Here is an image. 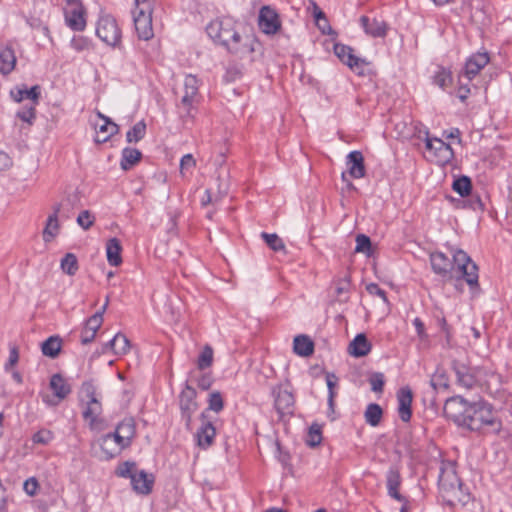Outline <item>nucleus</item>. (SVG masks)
<instances>
[{
    "mask_svg": "<svg viewBox=\"0 0 512 512\" xmlns=\"http://www.w3.org/2000/svg\"><path fill=\"white\" fill-rule=\"evenodd\" d=\"M444 412L456 424L471 431L498 434L502 429L493 406L483 400L469 402L462 396H453L446 400Z\"/></svg>",
    "mask_w": 512,
    "mask_h": 512,
    "instance_id": "1",
    "label": "nucleus"
},
{
    "mask_svg": "<svg viewBox=\"0 0 512 512\" xmlns=\"http://www.w3.org/2000/svg\"><path fill=\"white\" fill-rule=\"evenodd\" d=\"M452 260L443 252L430 254V263L435 274L444 280L463 278L471 287L478 286V267L468 254L457 248H450Z\"/></svg>",
    "mask_w": 512,
    "mask_h": 512,
    "instance_id": "2",
    "label": "nucleus"
},
{
    "mask_svg": "<svg viewBox=\"0 0 512 512\" xmlns=\"http://www.w3.org/2000/svg\"><path fill=\"white\" fill-rule=\"evenodd\" d=\"M206 31L208 36L216 43L224 46L231 53H241L247 50L242 44L240 34L235 30V22L230 17L218 18L211 21Z\"/></svg>",
    "mask_w": 512,
    "mask_h": 512,
    "instance_id": "3",
    "label": "nucleus"
},
{
    "mask_svg": "<svg viewBox=\"0 0 512 512\" xmlns=\"http://www.w3.org/2000/svg\"><path fill=\"white\" fill-rule=\"evenodd\" d=\"M199 80L194 75H186L177 101L178 114L184 125L193 122L196 106L199 103Z\"/></svg>",
    "mask_w": 512,
    "mask_h": 512,
    "instance_id": "4",
    "label": "nucleus"
},
{
    "mask_svg": "<svg viewBox=\"0 0 512 512\" xmlns=\"http://www.w3.org/2000/svg\"><path fill=\"white\" fill-rule=\"evenodd\" d=\"M153 0H134L132 17L135 31L140 40L148 41L153 38L152 25Z\"/></svg>",
    "mask_w": 512,
    "mask_h": 512,
    "instance_id": "5",
    "label": "nucleus"
},
{
    "mask_svg": "<svg viewBox=\"0 0 512 512\" xmlns=\"http://www.w3.org/2000/svg\"><path fill=\"white\" fill-rule=\"evenodd\" d=\"M452 367L457 376V382L467 389L472 388L476 384L485 383L489 377L495 376L493 372L487 371L484 368L476 367L470 369L458 361H453Z\"/></svg>",
    "mask_w": 512,
    "mask_h": 512,
    "instance_id": "6",
    "label": "nucleus"
},
{
    "mask_svg": "<svg viewBox=\"0 0 512 512\" xmlns=\"http://www.w3.org/2000/svg\"><path fill=\"white\" fill-rule=\"evenodd\" d=\"M96 35L106 45L113 48L121 46L122 32L117 21L111 15H102L96 26Z\"/></svg>",
    "mask_w": 512,
    "mask_h": 512,
    "instance_id": "7",
    "label": "nucleus"
},
{
    "mask_svg": "<svg viewBox=\"0 0 512 512\" xmlns=\"http://www.w3.org/2000/svg\"><path fill=\"white\" fill-rule=\"evenodd\" d=\"M425 148L429 153L428 158L440 165L450 162L454 156L451 146L439 138L429 137L426 132Z\"/></svg>",
    "mask_w": 512,
    "mask_h": 512,
    "instance_id": "8",
    "label": "nucleus"
},
{
    "mask_svg": "<svg viewBox=\"0 0 512 512\" xmlns=\"http://www.w3.org/2000/svg\"><path fill=\"white\" fill-rule=\"evenodd\" d=\"M64 16L66 25L73 31L86 28V10L80 0H66Z\"/></svg>",
    "mask_w": 512,
    "mask_h": 512,
    "instance_id": "9",
    "label": "nucleus"
},
{
    "mask_svg": "<svg viewBox=\"0 0 512 512\" xmlns=\"http://www.w3.org/2000/svg\"><path fill=\"white\" fill-rule=\"evenodd\" d=\"M196 391L194 388L190 386H186V388L181 392L180 395V409L182 413V418L185 421L187 427H189L191 423L192 415L196 412L198 405L195 401Z\"/></svg>",
    "mask_w": 512,
    "mask_h": 512,
    "instance_id": "10",
    "label": "nucleus"
},
{
    "mask_svg": "<svg viewBox=\"0 0 512 512\" xmlns=\"http://www.w3.org/2000/svg\"><path fill=\"white\" fill-rule=\"evenodd\" d=\"M334 53L344 64L348 65L355 72L363 74V66L366 64L365 60L356 57L349 46L335 44Z\"/></svg>",
    "mask_w": 512,
    "mask_h": 512,
    "instance_id": "11",
    "label": "nucleus"
},
{
    "mask_svg": "<svg viewBox=\"0 0 512 512\" xmlns=\"http://www.w3.org/2000/svg\"><path fill=\"white\" fill-rule=\"evenodd\" d=\"M360 23L365 33L373 38H384L387 35L388 24L383 19L364 15Z\"/></svg>",
    "mask_w": 512,
    "mask_h": 512,
    "instance_id": "12",
    "label": "nucleus"
},
{
    "mask_svg": "<svg viewBox=\"0 0 512 512\" xmlns=\"http://www.w3.org/2000/svg\"><path fill=\"white\" fill-rule=\"evenodd\" d=\"M274 403L280 415L290 414L294 406V396L286 387L279 386L273 390Z\"/></svg>",
    "mask_w": 512,
    "mask_h": 512,
    "instance_id": "13",
    "label": "nucleus"
},
{
    "mask_svg": "<svg viewBox=\"0 0 512 512\" xmlns=\"http://www.w3.org/2000/svg\"><path fill=\"white\" fill-rule=\"evenodd\" d=\"M97 116L102 121V123L95 124V130L97 134L95 141L97 143H104L108 141L114 134L118 133L119 126L99 111L97 112Z\"/></svg>",
    "mask_w": 512,
    "mask_h": 512,
    "instance_id": "14",
    "label": "nucleus"
},
{
    "mask_svg": "<svg viewBox=\"0 0 512 512\" xmlns=\"http://www.w3.org/2000/svg\"><path fill=\"white\" fill-rule=\"evenodd\" d=\"M259 27L265 34H275L280 28L278 15L269 6H264L260 10Z\"/></svg>",
    "mask_w": 512,
    "mask_h": 512,
    "instance_id": "15",
    "label": "nucleus"
},
{
    "mask_svg": "<svg viewBox=\"0 0 512 512\" xmlns=\"http://www.w3.org/2000/svg\"><path fill=\"white\" fill-rule=\"evenodd\" d=\"M488 63L489 56L486 52L473 54L465 63L462 76L472 80Z\"/></svg>",
    "mask_w": 512,
    "mask_h": 512,
    "instance_id": "16",
    "label": "nucleus"
},
{
    "mask_svg": "<svg viewBox=\"0 0 512 512\" xmlns=\"http://www.w3.org/2000/svg\"><path fill=\"white\" fill-rule=\"evenodd\" d=\"M99 446L102 451V457L104 459H111L118 455L123 449L124 446L116 439V436L113 433H108L101 436L98 439Z\"/></svg>",
    "mask_w": 512,
    "mask_h": 512,
    "instance_id": "17",
    "label": "nucleus"
},
{
    "mask_svg": "<svg viewBox=\"0 0 512 512\" xmlns=\"http://www.w3.org/2000/svg\"><path fill=\"white\" fill-rule=\"evenodd\" d=\"M135 432L136 428L134 420L132 418H126L117 425L113 434L122 446L127 448L130 446L132 439L135 436Z\"/></svg>",
    "mask_w": 512,
    "mask_h": 512,
    "instance_id": "18",
    "label": "nucleus"
},
{
    "mask_svg": "<svg viewBox=\"0 0 512 512\" xmlns=\"http://www.w3.org/2000/svg\"><path fill=\"white\" fill-rule=\"evenodd\" d=\"M398 413L403 422H408L412 416V391L408 387L401 388L397 393Z\"/></svg>",
    "mask_w": 512,
    "mask_h": 512,
    "instance_id": "19",
    "label": "nucleus"
},
{
    "mask_svg": "<svg viewBox=\"0 0 512 512\" xmlns=\"http://www.w3.org/2000/svg\"><path fill=\"white\" fill-rule=\"evenodd\" d=\"M102 395L92 381H86L81 385L79 391V402L81 406L101 403Z\"/></svg>",
    "mask_w": 512,
    "mask_h": 512,
    "instance_id": "20",
    "label": "nucleus"
},
{
    "mask_svg": "<svg viewBox=\"0 0 512 512\" xmlns=\"http://www.w3.org/2000/svg\"><path fill=\"white\" fill-rule=\"evenodd\" d=\"M11 97L16 102L28 100L29 103L38 104L40 97V87L35 85L28 88L26 85L18 86L10 92Z\"/></svg>",
    "mask_w": 512,
    "mask_h": 512,
    "instance_id": "21",
    "label": "nucleus"
},
{
    "mask_svg": "<svg viewBox=\"0 0 512 512\" xmlns=\"http://www.w3.org/2000/svg\"><path fill=\"white\" fill-rule=\"evenodd\" d=\"M349 174L359 179L365 176L364 158L360 151H351L346 157Z\"/></svg>",
    "mask_w": 512,
    "mask_h": 512,
    "instance_id": "22",
    "label": "nucleus"
},
{
    "mask_svg": "<svg viewBox=\"0 0 512 512\" xmlns=\"http://www.w3.org/2000/svg\"><path fill=\"white\" fill-rule=\"evenodd\" d=\"M81 407L83 418L89 423V427L91 429H99L100 425L103 423L101 418L102 403H93Z\"/></svg>",
    "mask_w": 512,
    "mask_h": 512,
    "instance_id": "23",
    "label": "nucleus"
},
{
    "mask_svg": "<svg viewBox=\"0 0 512 512\" xmlns=\"http://www.w3.org/2000/svg\"><path fill=\"white\" fill-rule=\"evenodd\" d=\"M61 210V204L53 206V212L47 218L46 225L43 230V240L45 242L52 241L59 233L60 225L58 221V214Z\"/></svg>",
    "mask_w": 512,
    "mask_h": 512,
    "instance_id": "24",
    "label": "nucleus"
},
{
    "mask_svg": "<svg viewBox=\"0 0 512 512\" xmlns=\"http://www.w3.org/2000/svg\"><path fill=\"white\" fill-rule=\"evenodd\" d=\"M153 477L149 476L145 471L139 470L133 475L131 485L133 490L139 494H149L153 486Z\"/></svg>",
    "mask_w": 512,
    "mask_h": 512,
    "instance_id": "25",
    "label": "nucleus"
},
{
    "mask_svg": "<svg viewBox=\"0 0 512 512\" xmlns=\"http://www.w3.org/2000/svg\"><path fill=\"white\" fill-rule=\"evenodd\" d=\"M16 65L15 52L11 45L0 46V73L3 75L10 74Z\"/></svg>",
    "mask_w": 512,
    "mask_h": 512,
    "instance_id": "26",
    "label": "nucleus"
},
{
    "mask_svg": "<svg viewBox=\"0 0 512 512\" xmlns=\"http://www.w3.org/2000/svg\"><path fill=\"white\" fill-rule=\"evenodd\" d=\"M49 386L58 401L65 399L71 393L70 384L61 374L52 375Z\"/></svg>",
    "mask_w": 512,
    "mask_h": 512,
    "instance_id": "27",
    "label": "nucleus"
},
{
    "mask_svg": "<svg viewBox=\"0 0 512 512\" xmlns=\"http://www.w3.org/2000/svg\"><path fill=\"white\" fill-rule=\"evenodd\" d=\"M109 349H112L116 355H124L130 349V342L124 334L117 333L112 340L103 345L102 353H106Z\"/></svg>",
    "mask_w": 512,
    "mask_h": 512,
    "instance_id": "28",
    "label": "nucleus"
},
{
    "mask_svg": "<svg viewBox=\"0 0 512 512\" xmlns=\"http://www.w3.org/2000/svg\"><path fill=\"white\" fill-rule=\"evenodd\" d=\"M371 350V343L364 334H358L349 345V353L354 357L366 356Z\"/></svg>",
    "mask_w": 512,
    "mask_h": 512,
    "instance_id": "29",
    "label": "nucleus"
},
{
    "mask_svg": "<svg viewBox=\"0 0 512 512\" xmlns=\"http://www.w3.org/2000/svg\"><path fill=\"white\" fill-rule=\"evenodd\" d=\"M121 243L117 238H111L106 243L107 261L111 266H119L122 263Z\"/></svg>",
    "mask_w": 512,
    "mask_h": 512,
    "instance_id": "30",
    "label": "nucleus"
},
{
    "mask_svg": "<svg viewBox=\"0 0 512 512\" xmlns=\"http://www.w3.org/2000/svg\"><path fill=\"white\" fill-rule=\"evenodd\" d=\"M215 434L214 426L210 422H203L196 434L198 445L204 449L209 447L214 440Z\"/></svg>",
    "mask_w": 512,
    "mask_h": 512,
    "instance_id": "31",
    "label": "nucleus"
},
{
    "mask_svg": "<svg viewBox=\"0 0 512 512\" xmlns=\"http://www.w3.org/2000/svg\"><path fill=\"white\" fill-rule=\"evenodd\" d=\"M294 352L303 357L310 356L314 351L313 341L306 335H298L293 341Z\"/></svg>",
    "mask_w": 512,
    "mask_h": 512,
    "instance_id": "32",
    "label": "nucleus"
},
{
    "mask_svg": "<svg viewBox=\"0 0 512 512\" xmlns=\"http://www.w3.org/2000/svg\"><path fill=\"white\" fill-rule=\"evenodd\" d=\"M401 483L399 471L396 468H390L387 473V489L388 494L398 500L403 501V497L399 494L398 488Z\"/></svg>",
    "mask_w": 512,
    "mask_h": 512,
    "instance_id": "33",
    "label": "nucleus"
},
{
    "mask_svg": "<svg viewBox=\"0 0 512 512\" xmlns=\"http://www.w3.org/2000/svg\"><path fill=\"white\" fill-rule=\"evenodd\" d=\"M439 483L444 488L454 489L456 486L461 487V482L455 473L453 465H449L447 468H441Z\"/></svg>",
    "mask_w": 512,
    "mask_h": 512,
    "instance_id": "34",
    "label": "nucleus"
},
{
    "mask_svg": "<svg viewBox=\"0 0 512 512\" xmlns=\"http://www.w3.org/2000/svg\"><path fill=\"white\" fill-rule=\"evenodd\" d=\"M41 350L45 356L57 357L61 350V339L58 336H50L42 343Z\"/></svg>",
    "mask_w": 512,
    "mask_h": 512,
    "instance_id": "35",
    "label": "nucleus"
},
{
    "mask_svg": "<svg viewBox=\"0 0 512 512\" xmlns=\"http://www.w3.org/2000/svg\"><path fill=\"white\" fill-rule=\"evenodd\" d=\"M141 152L135 148H124L122 151L121 168L129 170L141 159Z\"/></svg>",
    "mask_w": 512,
    "mask_h": 512,
    "instance_id": "36",
    "label": "nucleus"
},
{
    "mask_svg": "<svg viewBox=\"0 0 512 512\" xmlns=\"http://www.w3.org/2000/svg\"><path fill=\"white\" fill-rule=\"evenodd\" d=\"M382 415V408L380 407V405L375 403L369 404L364 413L365 421L373 427L379 425L382 419Z\"/></svg>",
    "mask_w": 512,
    "mask_h": 512,
    "instance_id": "37",
    "label": "nucleus"
},
{
    "mask_svg": "<svg viewBox=\"0 0 512 512\" xmlns=\"http://www.w3.org/2000/svg\"><path fill=\"white\" fill-rule=\"evenodd\" d=\"M146 134V124L144 121L137 122L126 134L128 143H136L144 138Z\"/></svg>",
    "mask_w": 512,
    "mask_h": 512,
    "instance_id": "38",
    "label": "nucleus"
},
{
    "mask_svg": "<svg viewBox=\"0 0 512 512\" xmlns=\"http://www.w3.org/2000/svg\"><path fill=\"white\" fill-rule=\"evenodd\" d=\"M61 269L64 273L73 276L78 271L77 257L72 253H67L61 260Z\"/></svg>",
    "mask_w": 512,
    "mask_h": 512,
    "instance_id": "39",
    "label": "nucleus"
},
{
    "mask_svg": "<svg viewBox=\"0 0 512 512\" xmlns=\"http://www.w3.org/2000/svg\"><path fill=\"white\" fill-rule=\"evenodd\" d=\"M452 188L460 196H468L472 189L471 180L467 176H461L453 181Z\"/></svg>",
    "mask_w": 512,
    "mask_h": 512,
    "instance_id": "40",
    "label": "nucleus"
},
{
    "mask_svg": "<svg viewBox=\"0 0 512 512\" xmlns=\"http://www.w3.org/2000/svg\"><path fill=\"white\" fill-rule=\"evenodd\" d=\"M430 384L436 391L447 389L449 387V380L446 372L443 369L438 368L432 375Z\"/></svg>",
    "mask_w": 512,
    "mask_h": 512,
    "instance_id": "41",
    "label": "nucleus"
},
{
    "mask_svg": "<svg viewBox=\"0 0 512 512\" xmlns=\"http://www.w3.org/2000/svg\"><path fill=\"white\" fill-rule=\"evenodd\" d=\"M109 298L106 299L105 304L101 308V310L97 311L94 315H92L87 321L85 322V326L94 330L98 331L103 323V314L108 306Z\"/></svg>",
    "mask_w": 512,
    "mask_h": 512,
    "instance_id": "42",
    "label": "nucleus"
},
{
    "mask_svg": "<svg viewBox=\"0 0 512 512\" xmlns=\"http://www.w3.org/2000/svg\"><path fill=\"white\" fill-rule=\"evenodd\" d=\"M261 237L272 250L276 252L285 250V245L282 239L277 234H269L263 232L261 234Z\"/></svg>",
    "mask_w": 512,
    "mask_h": 512,
    "instance_id": "43",
    "label": "nucleus"
},
{
    "mask_svg": "<svg viewBox=\"0 0 512 512\" xmlns=\"http://www.w3.org/2000/svg\"><path fill=\"white\" fill-rule=\"evenodd\" d=\"M434 83L442 89L452 84V74L445 68H440L434 76Z\"/></svg>",
    "mask_w": 512,
    "mask_h": 512,
    "instance_id": "44",
    "label": "nucleus"
},
{
    "mask_svg": "<svg viewBox=\"0 0 512 512\" xmlns=\"http://www.w3.org/2000/svg\"><path fill=\"white\" fill-rule=\"evenodd\" d=\"M213 363V349L206 345L200 353L197 361L198 368L203 370L210 367Z\"/></svg>",
    "mask_w": 512,
    "mask_h": 512,
    "instance_id": "45",
    "label": "nucleus"
},
{
    "mask_svg": "<svg viewBox=\"0 0 512 512\" xmlns=\"http://www.w3.org/2000/svg\"><path fill=\"white\" fill-rule=\"evenodd\" d=\"M371 240L368 236L364 234H359L356 236V247L355 252L356 253H364L367 256H370L372 254L371 252Z\"/></svg>",
    "mask_w": 512,
    "mask_h": 512,
    "instance_id": "46",
    "label": "nucleus"
},
{
    "mask_svg": "<svg viewBox=\"0 0 512 512\" xmlns=\"http://www.w3.org/2000/svg\"><path fill=\"white\" fill-rule=\"evenodd\" d=\"M37 104L28 103L17 112V117L31 125L35 119V107Z\"/></svg>",
    "mask_w": 512,
    "mask_h": 512,
    "instance_id": "47",
    "label": "nucleus"
},
{
    "mask_svg": "<svg viewBox=\"0 0 512 512\" xmlns=\"http://www.w3.org/2000/svg\"><path fill=\"white\" fill-rule=\"evenodd\" d=\"M195 166L196 160L193 155L185 154L180 160V173L182 177H186L187 174H191Z\"/></svg>",
    "mask_w": 512,
    "mask_h": 512,
    "instance_id": "48",
    "label": "nucleus"
},
{
    "mask_svg": "<svg viewBox=\"0 0 512 512\" xmlns=\"http://www.w3.org/2000/svg\"><path fill=\"white\" fill-rule=\"evenodd\" d=\"M338 378L333 373L326 374V384L328 387V404L331 409L334 407V397L336 395L334 388L337 386Z\"/></svg>",
    "mask_w": 512,
    "mask_h": 512,
    "instance_id": "49",
    "label": "nucleus"
},
{
    "mask_svg": "<svg viewBox=\"0 0 512 512\" xmlns=\"http://www.w3.org/2000/svg\"><path fill=\"white\" fill-rule=\"evenodd\" d=\"M71 47L77 51L82 52L92 48V42L89 38L84 36H74L71 39Z\"/></svg>",
    "mask_w": 512,
    "mask_h": 512,
    "instance_id": "50",
    "label": "nucleus"
},
{
    "mask_svg": "<svg viewBox=\"0 0 512 512\" xmlns=\"http://www.w3.org/2000/svg\"><path fill=\"white\" fill-rule=\"evenodd\" d=\"M322 435L321 429L318 425H312L309 428L308 436L306 439V443L310 447H316L321 443Z\"/></svg>",
    "mask_w": 512,
    "mask_h": 512,
    "instance_id": "51",
    "label": "nucleus"
},
{
    "mask_svg": "<svg viewBox=\"0 0 512 512\" xmlns=\"http://www.w3.org/2000/svg\"><path fill=\"white\" fill-rule=\"evenodd\" d=\"M138 471L139 470L137 469L135 463L125 462L118 467L116 474L119 477L129 478L131 480L133 475L136 474Z\"/></svg>",
    "mask_w": 512,
    "mask_h": 512,
    "instance_id": "52",
    "label": "nucleus"
},
{
    "mask_svg": "<svg viewBox=\"0 0 512 512\" xmlns=\"http://www.w3.org/2000/svg\"><path fill=\"white\" fill-rule=\"evenodd\" d=\"M52 439H53V433L47 429L39 430L32 437L33 443L41 444V445L49 444L52 441Z\"/></svg>",
    "mask_w": 512,
    "mask_h": 512,
    "instance_id": "53",
    "label": "nucleus"
},
{
    "mask_svg": "<svg viewBox=\"0 0 512 512\" xmlns=\"http://www.w3.org/2000/svg\"><path fill=\"white\" fill-rule=\"evenodd\" d=\"M369 382L371 385L372 391L376 393H381L383 391L385 379L384 375L380 372L373 373L370 378Z\"/></svg>",
    "mask_w": 512,
    "mask_h": 512,
    "instance_id": "54",
    "label": "nucleus"
},
{
    "mask_svg": "<svg viewBox=\"0 0 512 512\" xmlns=\"http://www.w3.org/2000/svg\"><path fill=\"white\" fill-rule=\"evenodd\" d=\"M209 409L216 413L223 409V399L219 392H213L210 394Z\"/></svg>",
    "mask_w": 512,
    "mask_h": 512,
    "instance_id": "55",
    "label": "nucleus"
},
{
    "mask_svg": "<svg viewBox=\"0 0 512 512\" xmlns=\"http://www.w3.org/2000/svg\"><path fill=\"white\" fill-rule=\"evenodd\" d=\"M77 223L84 229L88 230L94 223V217L88 210L82 211L77 217Z\"/></svg>",
    "mask_w": 512,
    "mask_h": 512,
    "instance_id": "56",
    "label": "nucleus"
},
{
    "mask_svg": "<svg viewBox=\"0 0 512 512\" xmlns=\"http://www.w3.org/2000/svg\"><path fill=\"white\" fill-rule=\"evenodd\" d=\"M366 290L370 295L378 296L383 300L384 303H388L386 292L381 289L378 284L370 283L366 286Z\"/></svg>",
    "mask_w": 512,
    "mask_h": 512,
    "instance_id": "57",
    "label": "nucleus"
},
{
    "mask_svg": "<svg viewBox=\"0 0 512 512\" xmlns=\"http://www.w3.org/2000/svg\"><path fill=\"white\" fill-rule=\"evenodd\" d=\"M96 333H97L96 331H94L84 325L83 330L81 332V343L83 345H87V344L91 343L94 340Z\"/></svg>",
    "mask_w": 512,
    "mask_h": 512,
    "instance_id": "58",
    "label": "nucleus"
},
{
    "mask_svg": "<svg viewBox=\"0 0 512 512\" xmlns=\"http://www.w3.org/2000/svg\"><path fill=\"white\" fill-rule=\"evenodd\" d=\"M23 488L28 495L33 496L36 494L38 482L35 478H30L24 482Z\"/></svg>",
    "mask_w": 512,
    "mask_h": 512,
    "instance_id": "59",
    "label": "nucleus"
},
{
    "mask_svg": "<svg viewBox=\"0 0 512 512\" xmlns=\"http://www.w3.org/2000/svg\"><path fill=\"white\" fill-rule=\"evenodd\" d=\"M18 359H19L18 351L15 347H13L12 349H10L9 359L5 365L6 370H8L9 367L14 366L18 362Z\"/></svg>",
    "mask_w": 512,
    "mask_h": 512,
    "instance_id": "60",
    "label": "nucleus"
},
{
    "mask_svg": "<svg viewBox=\"0 0 512 512\" xmlns=\"http://www.w3.org/2000/svg\"><path fill=\"white\" fill-rule=\"evenodd\" d=\"M12 165L11 158L5 152H0V170H6Z\"/></svg>",
    "mask_w": 512,
    "mask_h": 512,
    "instance_id": "61",
    "label": "nucleus"
},
{
    "mask_svg": "<svg viewBox=\"0 0 512 512\" xmlns=\"http://www.w3.org/2000/svg\"><path fill=\"white\" fill-rule=\"evenodd\" d=\"M211 383H212V380H211V377L208 376V375H203L199 380H198V386L203 389V390H207L210 388L211 386Z\"/></svg>",
    "mask_w": 512,
    "mask_h": 512,
    "instance_id": "62",
    "label": "nucleus"
},
{
    "mask_svg": "<svg viewBox=\"0 0 512 512\" xmlns=\"http://www.w3.org/2000/svg\"><path fill=\"white\" fill-rule=\"evenodd\" d=\"M469 93H470V88L468 86H466V85H462L459 88V95H458V97H459V99L461 101H464L468 97Z\"/></svg>",
    "mask_w": 512,
    "mask_h": 512,
    "instance_id": "63",
    "label": "nucleus"
},
{
    "mask_svg": "<svg viewBox=\"0 0 512 512\" xmlns=\"http://www.w3.org/2000/svg\"><path fill=\"white\" fill-rule=\"evenodd\" d=\"M413 324L416 327L418 335L422 336L424 333V324L422 323V321L419 318H415Z\"/></svg>",
    "mask_w": 512,
    "mask_h": 512,
    "instance_id": "64",
    "label": "nucleus"
}]
</instances>
